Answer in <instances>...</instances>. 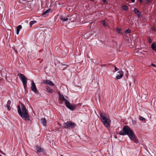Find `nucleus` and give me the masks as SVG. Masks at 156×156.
I'll return each mask as SVG.
<instances>
[{"mask_svg": "<svg viewBox=\"0 0 156 156\" xmlns=\"http://www.w3.org/2000/svg\"><path fill=\"white\" fill-rule=\"evenodd\" d=\"M119 133L120 135H127L131 140L133 141L136 143L138 142L134 132L128 126H126L124 127L122 130L120 131Z\"/></svg>", "mask_w": 156, "mask_h": 156, "instance_id": "1", "label": "nucleus"}, {"mask_svg": "<svg viewBox=\"0 0 156 156\" xmlns=\"http://www.w3.org/2000/svg\"><path fill=\"white\" fill-rule=\"evenodd\" d=\"M18 112L21 118L25 120H29L30 117L27 112V110L23 104L18 105L17 106Z\"/></svg>", "mask_w": 156, "mask_h": 156, "instance_id": "2", "label": "nucleus"}, {"mask_svg": "<svg viewBox=\"0 0 156 156\" xmlns=\"http://www.w3.org/2000/svg\"><path fill=\"white\" fill-rule=\"evenodd\" d=\"M101 120L106 127H109L111 123V120L109 116L106 113H101L100 115Z\"/></svg>", "mask_w": 156, "mask_h": 156, "instance_id": "3", "label": "nucleus"}, {"mask_svg": "<svg viewBox=\"0 0 156 156\" xmlns=\"http://www.w3.org/2000/svg\"><path fill=\"white\" fill-rule=\"evenodd\" d=\"M59 96V98L61 101H64L65 102L66 106L69 109L71 110H73L75 108L74 105L71 104L64 97V96L58 93Z\"/></svg>", "mask_w": 156, "mask_h": 156, "instance_id": "4", "label": "nucleus"}, {"mask_svg": "<svg viewBox=\"0 0 156 156\" xmlns=\"http://www.w3.org/2000/svg\"><path fill=\"white\" fill-rule=\"evenodd\" d=\"M76 126V124L74 122H67L63 124V127L66 129H71L74 128Z\"/></svg>", "mask_w": 156, "mask_h": 156, "instance_id": "5", "label": "nucleus"}, {"mask_svg": "<svg viewBox=\"0 0 156 156\" xmlns=\"http://www.w3.org/2000/svg\"><path fill=\"white\" fill-rule=\"evenodd\" d=\"M20 78L21 79L22 81L24 87L25 88L27 85V79L25 76L22 74L20 73L18 74Z\"/></svg>", "mask_w": 156, "mask_h": 156, "instance_id": "6", "label": "nucleus"}, {"mask_svg": "<svg viewBox=\"0 0 156 156\" xmlns=\"http://www.w3.org/2000/svg\"><path fill=\"white\" fill-rule=\"evenodd\" d=\"M20 78L21 79L22 81L24 87L25 88L27 85V79L25 76L22 74L20 73L18 74Z\"/></svg>", "mask_w": 156, "mask_h": 156, "instance_id": "7", "label": "nucleus"}, {"mask_svg": "<svg viewBox=\"0 0 156 156\" xmlns=\"http://www.w3.org/2000/svg\"><path fill=\"white\" fill-rule=\"evenodd\" d=\"M31 89L33 92L35 93H37V90L36 87L35 83L33 81H31Z\"/></svg>", "mask_w": 156, "mask_h": 156, "instance_id": "8", "label": "nucleus"}, {"mask_svg": "<svg viewBox=\"0 0 156 156\" xmlns=\"http://www.w3.org/2000/svg\"><path fill=\"white\" fill-rule=\"evenodd\" d=\"M123 73L122 71H119L116 74V78L117 79H121L123 76Z\"/></svg>", "mask_w": 156, "mask_h": 156, "instance_id": "9", "label": "nucleus"}, {"mask_svg": "<svg viewBox=\"0 0 156 156\" xmlns=\"http://www.w3.org/2000/svg\"><path fill=\"white\" fill-rule=\"evenodd\" d=\"M45 84H48L49 86H54L55 84L51 81L49 80H46L44 81Z\"/></svg>", "mask_w": 156, "mask_h": 156, "instance_id": "10", "label": "nucleus"}, {"mask_svg": "<svg viewBox=\"0 0 156 156\" xmlns=\"http://www.w3.org/2000/svg\"><path fill=\"white\" fill-rule=\"evenodd\" d=\"M51 11L50 9H48L44 12L42 14L43 16L44 17H46L48 15L49 13Z\"/></svg>", "mask_w": 156, "mask_h": 156, "instance_id": "11", "label": "nucleus"}, {"mask_svg": "<svg viewBox=\"0 0 156 156\" xmlns=\"http://www.w3.org/2000/svg\"><path fill=\"white\" fill-rule=\"evenodd\" d=\"M46 89L48 93L52 94L54 92L53 90L52 89L50 88L49 86L46 87Z\"/></svg>", "mask_w": 156, "mask_h": 156, "instance_id": "12", "label": "nucleus"}, {"mask_svg": "<svg viewBox=\"0 0 156 156\" xmlns=\"http://www.w3.org/2000/svg\"><path fill=\"white\" fill-rule=\"evenodd\" d=\"M22 28V27L21 25L18 26L16 28V33L17 35L19 34L20 31Z\"/></svg>", "mask_w": 156, "mask_h": 156, "instance_id": "13", "label": "nucleus"}, {"mask_svg": "<svg viewBox=\"0 0 156 156\" xmlns=\"http://www.w3.org/2000/svg\"><path fill=\"white\" fill-rule=\"evenodd\" d=\"M60 20L63 21H66L68 20L69 18L67 17L66 18H65L62 16H61L60 17Z\"/></svg>", "mask_w": 156, "mask_h": 156, "instance_id": "14", "label": "nucleus"}, {"mask_svg": "<svg viewBox=\"0 0 156 156\" xmlns=\"http://www.w3.org/2000/svg\"><path fill=\"white\" fill-rule=\"evenodd\" d=\"M133 11L135 13L137 14L138 16H140V12L136 8L134 9Z\"/></svg>", "mask_w": 156, "mask_h": 156, "instance_id": "15", "label": "nucleus"}, {"mask_svg": "<svg viewBox=\"0 0 156 156\" xmlns=\"http://www.w3.org/2000/svg\"><path fill=\"white\" fill-rule=\"evenodd\" d=\"M41 120L42 124L44 126H45L46 124V119L44 118L42 119Z\"/></svg>", "mask_w": 156, "mask_h": 156, "instance_id": "16", "label": "nucleus"}, {"mask_svg": "<svg viewBox=\"0 0 156 156\" xmlns=\"http://www.w3.org/2000/svg\"><path fill=\"white\" fill-rule=\"evenodd\" d=\"M36 150L38 152H41L42 151V149L39 147L37 146H36Z\"/></svg>", "mask_w": 156, "mask_h": 156, "instance_id": "17", "label": "nucleus"}, {"mask_svg": "<svg viewBox=\"0 0 156 156\" xmlns=\"http://www.w3.org/2000/svg\"><path fill=\"white\" fill-rule=\"evenodd\" d=\"M151 47L153 50H155L156 49V45L155 44L153 43L151 45Z\"/></svg>", "mask_w": 156, "mask_h": 156, "instance_id": "18", "label": "nucleus"}, {"mask_svg": "<svg viewBox=\"0 0 156 156\" xmlns=\"http://www.w3.org/2000/svg\"><path fill=\"white\" fill-rule=\"evenodd\" d=\"M122 9L125 11H127L128 9L127 6L125 5H122Z\"/></svg>", "mask_w": 156, "mask_h": 156, "instance_id": "19", "label": "nucleus"}, {"mask_svg": "<svg viewBox=\"0 0 156 156\" xmlns=\"http://www.w3.org/2000/svg\"><path fill=\"white\" fill-rule=\"evenodd\" d=\"M37 22V21H31L30 22V27H31L32 25L36 23Z\"/></svg>", "mask_w": 156, "mask_h": 156, "instance_id": "20", "label": "nucleus"}, {"mask_svg": "<svg viewBox=\"0 0 156 156\" xmlns=\"http://www.w3.org/2000/svg\"><path fill=\"white\" fill-rule=\"evenodd\" d=\"M101 23L105 27L106 26V23L105 20H103L101 21Z\"/></svg>", "mask_w": 156, "mask_h": 156, "instance_id": "21", "label": "nucleus"}, {"mask_svg": "<svg viewBox=\"0 0 156 156\" xmlns=\"http://www.w3.org/2000/svg\"><path fill=\"white\" fill-rule=\"evenodd\" d=\"M139 119L140 120H141L142 121H144L145 120V119L144 117H142V116H140L139 118Z\"/></svg>", "mask_w": 156, "mask_h": 156, "instance_id": "22", "label": "nucleus"}, {"mask_svg": "<svg viewBox=\"0 0 156 156\" xmlns=\"http://www.w3.org/2000/svg\"><path fill=\"white\" fill-rule=\"evenodd\" d=\"M147 40L148 42H149L150 43H151L152 42V40L149 37L148 38Z\"/></svg>", "mask_w": 156, "mask_h": 156, "instance_id": "23", "label": "nucleus"}, {"mask_svg": "<svg viewBox=\"0 0 156 156\" xmlns=\"http://www.w3.org/2000/svg\"><path fill=\"white\" fill-rule=\"evenodd\" d=\"M116 30L118 32V33H121V30L119 28H117L116 29Z\"/></svg>", "mask_w": 156, "mask_h": 156, "instance_id": "24", "label": "nucleus"}, {"mask_svg": "<svg viewBox=\"0 0 156 156\" xmlns=\"http://www.w3.org/2000/svg\"><path fill=\"white\" fill-rule=\"evenodd\" d=\"M130 32V30L129 29L125 31V33H129Z\"/></svg>", "mask_w": 156, "mask_h": 156, "instance_id": "25", "label": "nucleus"}, {"mask_svg": "<svg viewBox=\"0 0 156 156\" xmlns=\"http://www.w3.org/2000/svg\"><path fill=\"white\" fill-rule=\"evenodd\" d=\"M7 108H8V109L9 110H11V108L10 107V105H7Z\"/></svg>", "mask_w": 156, "mask_h": 156, "instance_id": "26", "label": "nucleus"}, {"mask_svg": "<svg viewBox=\"0 0 156 156\" xmlns=\"http://www.w3.org/2000/svg\"><path fill=\"white\" fill-rule=\"evenodd\" d=\"M11 104V101L10 100L8 101H7V105H10Z\"/></svg>", "mask_w": 156, "mask_h": 156, "instance_id": "27", "label": "nucleus"}, {"mask_svg": "<svg viewBox=\"0 0 156 156\" xmlns=\"http://www.w3.org/2000/svg\"><path fill=\"white\" fill-rule=\"evenodd\" d=\"M115 71H116L119 70V69L118 68H117L115 66Z\"/></svg>", "mask_w": 156, "mask_h": 156, "instance_id": "28", "label": "nucleus"}, {"mask_svg": "<svg viewBox=\"0 0 156 156\" xmlns=\"http://www.w3.org/2000/svg\"><path fill=\"white\" fill-rule=\"evenodd\" d=\"M151 66H152L154 67H156V66L154 64H153V63L151 64Z\"/></svg>", "mask_w": 156, "mask_h": 156, "instance_id": "29", "label": "nucleus"}, {"mask_svg": "<svg viewBox=\"0 0 156 156\" xmlns=\"http://www.w3.org/2000/svg\"><path fill=\"white\" fill-rule=\"evenodd\" d=\"M150 2V0H146V3H148Z\"/></svg>", "mask_w": 156, "mask_h": 156, "instance_id": "30", "label": "nucleus"}, {"mask_svg": "<svg viewBox=\"0 0 156 156\" xmlns=\"http://www.w3.org/2000/svg\"><path fill=\"white\" fill-rule=\"evenodd\" d=\"M102 0L104 3H107V2L106 1V0Z\"/></svg>", "mask_w": 156, "mask_h": 156, "instance_id": "31", "label": "nucleus"}, {"mask_svg": "<svg viewBox=\"0 0 156 156\" xmlns=\"http://www.w3.org/2000/svg\"><path fill=\"white\" fill-rule=\"evenodd\" d=\"M151 30H155V28H154V27L152 28V29H151Z\"/></svg>", "mask_w": 156, "mask_h": 156, "instance_id": "32", "label": "nucleus"}, {"mask_svg": "<svg viewBox=\"0 0 156 156\" xmlns=\"http://www.w3.org/2000/svg\"><path fill=\"white\" fill-rule=\"evenodd\" d=\"M140 2H142L143 1L142 0H138Z\"/></svg>", "mask_w": 156, "mask_h": 156, "instance_id": "33", "label": "nucleus"}, {"mask_svg": "<svg viewBox=\"0 0 156 156\" xmlns=\"http://www.w3.org/2000/svg\"><path fill=\"white\" fill-rule=\"evenodd\" d=\"M131 1L132 2H134V0H131Z\"/></svg>", "mask_w": 156, "mask_h": 156, "instance_id": "34", "label": "nucleus"}]
</instances>
